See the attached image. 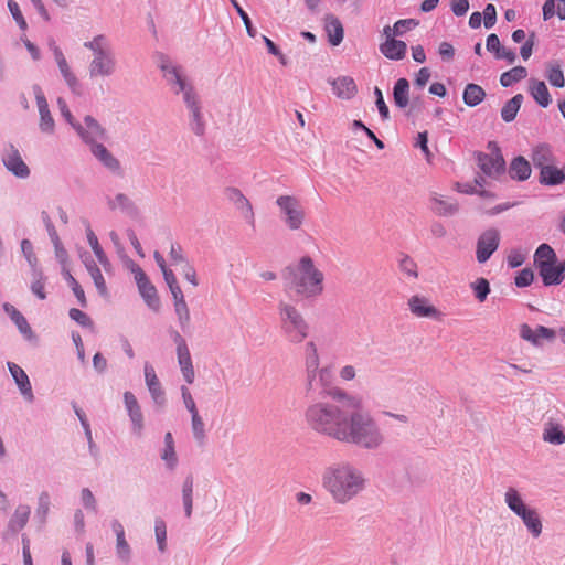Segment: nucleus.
<instances>
[{
  "mask_svg": "<svg viewBox=\"0 0 565 565\" xmlns=\"http://www.w3.org/2000/svg\"><path fill=\"white\" fill-rule=\"evenodd\" d=\"M328 394L333 401H343L349 411L339 441L351 443L369 450L376 449L383 444L384 437L370 413L362 409L360 397L348 394L342 388H332Z\"/></svg>",
  "mask_w": 565,
  "mask_h": 565,
  "instance_id": "nucleus-1",
  "label": "nucleus"
},
{
  "mask_svg": "<svg viewBox=\"0 0 565 565\" xmlns=\"http://www.w3.org/2000/svg\"><path fill=\"white\" fill-rule=\"evenodd\" d=\"M322 484L334 502L345 504L366 487L363 471L350 461H339L324 469Z\"/></svg>",
  "mask_w": 565,
  "mask_h": 565,
  "instance_id": "nucleus-2",
  "label": "nucleus"
},
{
  "mask_svg": "<svg viewBox=\"0 0 565 565\" xmlns=\"http://www.w3.org/2000/svg\"><path fill=\"white\" fill-rule=\"evenodd\" d=\"M286 287L294 290L300 299H312L323 291V273L309 256H303L297 264L288 265L282 271Z\"/></svg>",
  "mask_w": 565,
  "mask_h": 565,
  "instance_id": "nucleus-3",
  "label": "nucleus"
},
{
  "mask_svg": "<svg viewBox=\"0 0 565 565\" xmlns=\"http://www.w3.org/2000/svg\"><path fill=\"white\" fill-rule=\"evenodd\" d=\"M335 402L338 404L319 402L310 405L306 411V420L317 433L338 440L349 411L343 401Z\"/></svg>",
  "mask_w": 565,
  "mask_h": 565,
  "instance_id": "nucleus-4",
  "label": "nucleus"
},
{
  "mask_svg": "<svg viewBox=\"0 0 565 565\" xmlns=\"http://www.w3.org/2000/svg\"><path fill=\"white\" fill-rule=\"evenodd\" d=\"M84 47L92 52V58L87 65L89 79L108 78L118 70V60L109 38L97 34L92 40L84 42Z\"/></svg>",
  "mask_w": 565,
  "mask_h": 565,
  "instance_id": "nucleus-5",
  "label": "nucleus"
},
{
  "mask_svg": "<svg viewBox=\"0 0 565 565\" xmlns=\"http://www.w3.org/2000/svg\"><path fill=\"white\" fill-rule=\"evenodd\" d=\"M159 67L163 78L174 95H181L186 110L202 106V99L194 84L183 73L181 66L175 65L169 57H160Z\"/></svg>",
  "mask_w": 565,
  "mask_h": 565,
  "instance_id": "nucleus-6",
  "label": "nucleus"
},
{
  "mask_svg": "<svg viewBox=\"0 0 565 565\" xmlns=\"http://www.w3.org/2000/svg\"><path fill=\"white\" fill-rule=\"evenodd\" d=\"M278 313L281 333L288 342L298 344L309 335L310 326L294 305L280 301Z\"/></svg>",
  "mask_w": 565,
  "mask_h": 565,
  "instance_id": "nucleus-7",
  "label": "nucleus"
},
{
  "mask_svg": "<svg viewBox=\"0 0 565 565\" xmlns=\"http://www.w3.org/2000/svg\"><path fill=\"white\" fill-rule=\"evenodd\" d=\"M533 263L545 287L558 286L565 279V260H558L555 249H535Z\"/></svg>",
  "mask_w": 565,
  "mask_h": 565,
  "instance_id": "nucleus-8",
  "label": "nucleus"
},
{
  "mask_svg": "<svg viewBox=\"0 0 565 565\" xmlns=\"http://www.w3.org/2000/svg\"><path fill=\"white\" fill-rule=\"evenodd\" d=\"M504 502L508 508L518 515L527 531L533 537H539L542 533V521L535 509H532L525 504L520 492L510 487L504 493Z\"/></svg>",
  "mask_w": 565,
  "mask_h": 565,
  "instance_id": "nucleus-9",
  "label": "nucleus"
},
{
  "mask_svg": "<svg viewBox=\"0 0 565 565\" xmlns=\"http://www.w3.org/2000/svg\"><path fill=\"white\" fill-rule=\"evenodd\" d=\"M285 224L290 230H298L305 218V211L299 200L292 195H280L276 200Z\"/></svg>",
  "mask_w": 565,
  "mask_h": 565,
  "instance_id": "nucleus-10",
  "label": "nucleus"
},
{
  "mask_svg": "<svg viewBox=\"0 0 565 565\" xmlns=\"http://www.w3.org/2000/svg\"><path fill=\"white\" fill-rule=\"evenodd\" d=\"M73 129L88 148L108 138L107 130L90 115L84 116L83 121H78Z\"/></svg>",
  "mask_w": 565,
  "mask_h": 565,
  "instance_id": "nucleus-11",
  "label": "nucleus"
},
{
  "mask_svg": "<svg viewBox=\"0 0 565 565\" xmlns=\"http://www.w3.org/2000/svg\"><path fill=\"white\" fill-rule=\"evenodd\" d=\"M49 46L53 53L55 63L58 67V71H60L64 82L66 83L67 87L71 89L72 93H74L76 95H81L82 94V85H81L78 78L76 77V75L74 74V72L72 71L64 53L62 52L60 46L56 45L54 40H52L50 42Z\"/></svg>",
  "mask_w": 565,
  "mask_h": 565,
  "instance_id": "nucleus-12",
  "label": "nucleus"
},
{
  "mask_svg": "<svg viewBox=\"0 0 565 565\" xmlns=\"http://www.w3.org/2000/svg\"><path fill=\"white\" fill-rule=\"evenodd\" d=\"M122 398L127 415L131 423V434L137 438H141L145 431V417L141 407L135 394L130 391H126Z\"/></svg>",
  "mask_w": 565,
  "mask_h": 565,
  "instance_id": "nucleus-13",
  "label": "nucleus"
},
{
  "mask_svg": "<svg viewBox=\"0 0 565 565\" xmlns=\"http://www.w3.org/2000/svg\"><path fill=\"white\" fill-rule=\"evenodd\" d=\"M131 271L135 275V280L142 299L150 309L157 311L160 301L156 287L150 282L145 271L138 265L132 264Z\"/></svg>",
  "mask_w": 565,
  "mask_h": 565,
  "instance_id": "nucleus-14",
  "label": "nucleus"
},
{
  "mask_svg": "<svg viewBox=\"0 0 565 565\" xmlns=\"http://www.w3.org/2000/svg\"><path fill=\"white\" fill-rule=\"evenodd\" d=\"M1 160L6 169L19 179L30 177V169L23 161L20 151L13 145H9L3 149Z\"/></svg>",
  "mask_w": 565,
  "mask_h": 565,
  "instance_id": "nucleus-15",
  "label": "nucleus"
},
{
  "mask_svg": "<svg viewBox=\"0 0 565 565\" xmlns=\"http://www.w3.org/2000/svg\"><path fill=\"white\" fill-rule=\"evenodd\" d=\"M494 149L491 153L480 152L477 156L478 167L481 171L491 178L499 177L505 170V161L499 150V148L494 145Z\"/></svg>",
  "mask_w": 565,
  "mask_h": 565,
  "instance_id": "nucleus-16",
  "label": "nucleus"
},
{
  "mask_svg": "<svg viewBox=\"0 0 565 565\" xmlns=\"http://www.w3.org/2000/svg\"><path fill=\"white\" fill-rule=\"evenodd\" d=\"M32 90L35 96L36 106H38L39 115H40V122H39L40 131L45 135H53L55 131V121L50 111L45 95H44L42 88L38 84H34L32 86Z\"/></svg>",
  "mask_w": 565,
  "mask_h": 565,
  "instance_id": "nucleus-17",
  "label": "nucleus"
},
{
  "mask_svg": "<svg viewBox=\"0 0 565 565\" xmlns=\"http://www.w3.org/2000/svg\"><path fill=\"white\" fill-rule=\"evenodd\" d=\"M227 200L235 206L239 212L242 218L252 227H255V213L253 205L249 200L243 194V192L234 186H230L225 190Z\"/></svg>",
  "mask_w": 565,
  "mask_h": 565,
  "instance_id": "nucleus-18",
  "label": "nucleus"
},
{
  "mask_svg": "<svg viewBox=\"0 0 565 565\" xmlns=\"http://www.w3.org/2000/svg\"><path fill=\"white\" fill-rule=\"evenodd\" d=\"M104 141L89 147L92 156L111 174L122 177L124 170L120 161L104 146Z\"/></svg>",
  "mask_w": 565,
  "mask_h": 565,
  "instance_id": "nucleus-19",
  "label": "nucleus"
},
{
  "mask_svg": "<svg viewBox=\"0 0 565 565\" xmlns=\"http://www.w3.org/2000/svg\"><path fill=\"white\" fill-rule=\"evenodd\" d=\"M3 311L9 316L11 321L15 324L23 339L30 343H38V335L32 330L26 318L11 303L4 302Z\"/></svg>",
  "mask_w": 565,
  "mask_h": 565,
  "instance_id": "nucleus-20",
  "label": "nucleus"
},
{
  "mask_svg": "<svg viewBox=\"0 0 565 565\" xmlns=\"http://www.w3.org/2000/svg\"><path fill=\"white\" fill-rule=\"evenodd\" d=\"M7 367L20 394L26 402L32 403L34 401V394L30 379L25 371L14 362H7Z\"/></svg>",
  "mask_w": 565,
  "mask_h": 565,
  "instance_id": "nucleus-21",
  "label": "nucleus"
},
{
  "mask_svg": "<svg viewBox=\"0 0 565 565\" xmlns=\"http://www.w3.org/2000/svg\"><path fill=\"white\" fill-rule=\"evenodd\" d=\"M145 382L150 393L153 403L161 407L166 404V393L162 388L161 382L159 381L154 367L146 362L143 366Z\"/></svg>",
  "mask_w": 565,
  "mask_h": 565,
  "instance_id": "nucleus-22",
  "label": "nucleus"
},
{
  "mask_svg": "<svg viewBox=\"0 0 565 565\" xmlns=\"http://www.w3.org/2000/svg\"><path fill=\"white\" fill-rule=\"evenodd\" d=\"M406 51V43L393 38H386L385 42L380 44V52L388 60L399 61L405 57Z\"/></svg>",
  "mask_w": 565,
  "mask_h": 565,
  "instance_id": "nucleus-23",
  "label": "nucleus"
},
{
  "mask_svg": "<svg viewBox=\"0 0 565 565\" xmlns=\"http://www.w3.org/2000/svg\"><path fill=\"white\" fill-rule=\"evenodd\" d=\"M408 307L411 312L419 318H436L439 315L438 310L424 297L412 296L408 299Z\"/></svg>",
  "mask_w": 565,
  "mask_h": 565,
  "instance_id": "nucleus-24",
  "label": "nucleus"
},
{
  "mask_svg": "<svg viewBox=\"0 0 565 565\" xmlns=\"http://www.w3.org/2000/svg\"><path fill=\"white\" fill-rule=\"evenodd\" d=\"M163 443L164 446L160 452V458L164 462L166 468L173 471L179 463V459L175 452L174 439L170 431L164 434Z\"/></svg>",
  "mask_w": 565,
  "mask_h": 565,
  "instance_id": "nucleus-25",
  "label": "nucleus"
},
{
  "mask_svg": "<svg viewBox=\"0 0 565 565\" xmlns=\"http://www.w3.org/2000/svg\"><path fill=\"white\" fill-rule=\"evenodd\" d=\"M30 514L31 508L28 504L18 505L8 522V530L11 533L17 534L26 525Z\"/></svg>",
  "mask_w": 565,
  "mask_h": 565,
  "instance_id": "nucleus-26",
  "label": "nucleus"
},
{
  "mask_svg": "<svg viewBox=\"0 0 565 565\" xmlns=\"http://www.w3.org/2000/svg\"><path fill=\"white\" fill-rule=\"evenodd\" d=\"M326 32L330 44L337 46L343 41L344 30L341 21L333 14L326 17Z\"/></svg>",
  "mask_w": 565,
  "mask_h": 565,
  "instance_id": "nucleus-27",
  "label": "nucleus"
},
{
  "mask_svg": "<svg viewBox=\"0 0 565 565\" xmlns=\"http://www.w3.org/2000/svg\"><path fill=\"white\" fill-rule=\"evenodd\" d=\"M529 90L531 96L541 107L546 108L551 104V95L543 81L531 78L529 81Z\"/></svg>",
  "mask_w": 565,
  "mask_h": 565,
  "instance_id": "nucleus-28",
  "label": "nucleus"
},
{
  "mask_svg": "<svg viewBox=\"0 0 565 565\" xmlns=\"http://www.w3.org/2000/svg\"><path fill=\"white\" fill-rule=\"evenodd\" d=\"M107 205L111 211H121L128 215L137 213V207L134 201L125 193H117L114 198H107Z\"/></svg>",
  "mask_w": 565,
  "mask_h": 565,
  "instance_id": "nucleus-29",
  "label": "nucleus"
},
{
  "mask_svg": "<svg viewBox=\"0 0 565 565\" xmlns=\"http://www.w3.org/2000/svg\"><path fill=\"white\" fill-rule=\"evenodd\" d=\"M334 94L343 99L352 98L356 93L354 79L349 76H342L332 82Z\"/></svg>",
  "mask_w": 565,
  "mask_h": 565,
  "instance_id": "nucleus-30",
  "label": "nucleus"
},
{
  "mask_svg": "<svg viewBox=\"0 0 565 565\" xmlns=\"http://www.w3.org/2000/svg\"><path fill=\"white\" fill-rule=\"evenodd\" d=\"M509 173L514 180L525 181L531 175V166L525 158L516 157L510 164Z\"/></svg>",
  "mask_w": 565,
  "mask_h": 565,
  "instance_id": "nucleus-31",
  "label": "nucleus"
},
{
  "mask_svg": "<svg viewBox=\"0 0 565 565\" xmlns=\"http://www.w3.org/2000/svg\"><path fill=\"white\" fill-rule=\"evenodd\" d=\"M189 127L195 136H203L206 128V122L203 114V105L188 110Z\"/></svg>",
  "mask_w": 565,
  "mask_h": 565,
  "instance_id": "nucleus-32",
  "label": "nucleus"
},
{
  "mask_svg": "<svg viewBox=\"0 0 565 565\" xmlns=\"http://www.w3.org/2000/svg\"><path fill=\"white\" fill-rule=\"evenodd\" d=\"M394 103L398 108H405L409 103V83L406 78L396 81L393 88Z\"/></svg>",
  "mask_w": 565,
  "mask_h": 565,
  "instance_id": "nucleus-33",
  "label": "nucleus"
},
{
  "mask_svg": "<svg viewBox=\"0 0 565 565\" xmlns=\"http://www.w3.org/2000/svg\"><path fill=\"white\" fill-rule=\"evenodd\" d=\"M178 363L182 375L188 384H192L194 382L195 373L192 364V359L190 354V350H182L177 352Z\"/></svg>",
  "mask_w": 565,
  "mask_h": 565,
  "instance_id": "nucleus-34",
  "label": "nucleus"
},
{
  "mask_svg": "<svg viewBox=\"0 0 565 565\" xmlns=\"http://www.w3.org/2000/svg\"><path fill=\"white\" fill-rule=\"evenodd\" d=\"M484 97L486 92L480 85L470 83L463 89V103L469 107H476L484 99Z\"/></svg>",
  "mask_w": 565,
  "mask_h": 565,
  "instance_id": "nucleus-35",
  "label": "nucleus"
},
{
  "mask_svg": "<svg viewBox=\"0 0 565 565\" xmlns=\"http://www.w3.org/2000/svg\"><path fill=\"white\" fill-rule=\"evenodd\" d=\"M532 161L540 171H542L544 167L551 166L554 161L551 148L545 145L536 147L532 153Z\"/></svg>",
  "mask_w": 565,
  "mask_h": 565,
  "instance_id": "nucleus-36",
  "label": "nucleus"
},
{
  "mask_svg": "<svg viewBox=\"0 0 565 565\" xmlns=\"http://www.w3.org/2000/svg\"><path fill=\"white\" fill-rule=\"evenodd\" d=\"M564 180V172L553 164L544 167L540 172V182L545 185H558L563 183Z\"/></svg>",
  "mask_w": 565,
  "mask_h": 565,
  "instance_id": "nucleus-37",
  "label": "nucleus"
},
{
  "mask_svg": "<svg viewBox=\"0 0 565 565\" xmlns=\"http://www.w3.org/2000/svg\"><path fill=\"white\" fill-rule=\"evenodd\" d=\"M418 25V21L415 19H403L395 22L393 26L386 25L383 29L385 38H393L403 35L406 30H411Z\"/></svg>",
  "mask_w": 565,
  "mask_h": 565,
  "instance_id": "nucleus-38",
  "label": "nucleus"
},
{
  "mask_svg": "<svg viewBox=\"0 0 565 565\" xmlns=\"http://www.w3.org/2000/svg\"><path fill=\"white\" fill-rule=\"evenodd\" d=\"M523 102V95L516 94L509 99L501 109V118L505 122H511L515 119L518 111Z\"/></svg>",
  "mask_w": 565,
  "mask_h": 565,
  "instance_id": "nucleus-39",
  "label": "nucleus"
},
{
  "mask_svg": "<svg viewBox=\"0 0 565 565\" xmlns=\"http://www.w3.org/2000/svg\"><path fill=\"white\" fill-rule=\"evenodd\" d=\"M431 210L439 216H450L457 213L458 204L454 201L443 200L441 198L434 196Z\"/></svg>",
  "mask_w": 565,
  "mask_h": 565,
  "instance_id": "nucleus-40",
  "label": "nucleus"
},
{
  "mask_svg": "<svg viewBox=\"0 0 565 565\" xmlns=\"http://www.w3.org/2000/svg\"><path fill=\"white\" fill-rule=\"evenodd\" d=\"M527 76V71L524 66H515L504 73L500 76V84L503 87H510L514 83H518L522 79H524Z\"/></svg>",
  "mask_w": 565,
  "mask_h": 565,
  "instance_id": "nucleus-41",
  "label": "nucleus"
},
{
  "mask_svg": "<svg viewBox=\"0 0 565 565\" xmlns=\"http://www.w3.org/2000/svg\"><path fill=\"white\" fill-rule=\"evenodd\" d=\"M62 275L64 279L66 280L70 288L73 290L74 296L76 297L78 303L81 307H86L87 301L85 297L84 289L78 284V281L73 277V275L70 273V270L66 268V266L62 267Z\"/></svg>",
  "mask_w": 565,
  "mask_h": 565,
  "instance_id": "nucleus-42",
  "label": "nucleus"
},
{
  "mask_svg": "<svg viewBox=\"0 0 565 565\" xmlns=\"http://www.w3.org/2000/svg\"><path fill=\"white\" fill-rule=\"evenodd\" d=\"M182 502L186 518H191L193 509V478L188 476L182 484Z\"/></svg>",
  "mask_w": 565,
  "mask_h": 565,
  "instance_id": "nucleus-43",
  "label": "nucleus"
},
{
  "mask_svg": "<svg viewBox=\"0 0 565 565\" xmlns=\"http://www.w3.org/2000/svg\"><path fill=\"white\" fill-rule=\"evenodd\" d=\"M51 505V495L47 491H42L38 497V507L35 510V519L40 524L44 525L47 520Z\"/></svg>",
  "mask_w": 565,
  "mask_h": 565,
  "instance_id": "nucleus-44",
  "label": "nucleus"
},
{
  "mask_svg": "<svg viewBox=\"0 0 565 565\" xmlns=\"http://www.w3.org/2000/svg\"><path fill=\"white\" fill-rule=\"evenodd\" d=\"M319 355L306 356L307 390L316 388L317 372L319 371Z\"/></svg>",
  "mask_w": 565,
  "mask_h": 565,
  "instance_id": "nucleus-45",
  "label": "nucleus"
},
{
  "mask_svg": "<svg viewBox=\"0 0 565 565\" xmlns=\"http://www.w3.org/2000/svg\"><path fill=\"white\" fill-rule=\"evenodd\" d=\"M543 439L552 445L565 443V431L559 425L550 424L543 433Z\"/></svg>",
  "mask_w": 565,
  "mask_h": 565,
  "instance_id": "nucleus-46",
  "label": "nucleus"
},
{
  "mask_svg": "<svg viewBox=\"0 0 565 565\" xmlns=\"http://www.w3.org/2000/svg\"><path fill=\"white\" fill-rule=\"evenodd\" d=\"M499 244L500 232L495 228H488L480 235L477 247H499Z\"/></svg>",
  "mask_w": 565,
  "mask_h": 565,
  "instance_id": "nucleus-47",
  "label": "nucleus"
},
{
  "mask_svg": "<svg viewBox=\"0 0 565 565\" xmlns=\"http://www.w3.org/2000/svg\"><path fill=\"white\" fill-rule=\"evenodd\" d=\"M174 311L178 317L179 324L183 332H186L190 328V311L188 305L184 301L174 302Z\"/></svg>",
  "mask_w": 565,
  "mask_h": 565,
  "instance_id": "nucleus-48",
  "label": "nucleus"
},
{
  "mask_svg": "<svg viewBox=\"0 0 565 565\" xmlns=\"http://www.w3.org/2000/svg\"><path fill=\"white\" fill-rule=\"evenodd\" d=\"M398 268L404 275H406L409 278L418 277L416 263L409 256L402 253L399 254L398 257Z\"/></svg>",
  "mask_w": 565,
  "mask_h": 565,
  "instance_id": "nucleus-49",
  "label": "nucleus"
},
{
  "mask_svg": "<svg viewBox=\"0 0 565 565\" xmlns=\"http://www.w3.org/2000/svg\"><path fill=\"white\" fill-rule=\"evenodd\" d=\"M470 287L473 290L475 297L480 302H483L490 294V284L486 278H478L471 282Z\"/></svg>",
  "mask_w": 565,
  "mask_h": 565,
  "instance_id": "nucleus-50",
  "label": "nucleus"
},
{
  "mask_svg": "<svg viewBox=\"0 0 565 565\" xmlns=\"http://www.w3.org/2000/svg\"><path fill=\"white\" fill-rule=\"evenodd\" d=\"M191 426L194 439L199 444H204L206 434L203 419L199 414H193V416H191Z\"/></svg>",
  "mask_w": 565,
  "mask_h": 565,
  "instance_id": "nucleus-51",
  "label": "nucleus"
},
{
  "mask_svg": "<svg viewBox=\"0 0 565 565\" xmlns=\"http://www.w3.org/2000/svg\"><path fill=\"white\" fill-rule=\"evenodd\" d=\"M156 541L158 550L163 553L167 548V526L163 520L157 519L154 523Z\"/></svg>",
  "mask_w": 565,
  "mask_h": 565,
  "instance_id": "nucleus-52",
  "label": "nucleus"
},
{
  "mask_svg": "<svg viewBox=\"0 0 565 565\" xmlns=\"http://www.w3.org/2000/svg\"><path fill=\"white\" fill-rule=\"evenodd\" d=\"M534 281V271L530 267H525L519 270L514 277V285L518 288H525L532 285Z\"/></svg>",
  "mask_w": 565,
  "mask_h": 565,
  "instance_id": "nucleus-53",
  "label": "nucleus"
},
{
  "mask_svg": "<svg viewBox=\"0 0 565 565\" xmlns=\"http://www.w3.org/2000/svg\"><path fill=\"white\" fill-rule=\"evenodd\" d=\"M547 79L553 86L557 88L564 87L565 78L559 64L548 66Z\"/></svg>",
  "mask_w": 565,
  "mask_h": 565,
  "instance_id": "nucleus-54",
  "label": "nucleus"
},
{
  "mask_svg": "<svg viewBox=\"0 0 565 565\" xmlns=\"http://www.w3.org/2000/svg\"><path fill=\"white\" fill-rule=\"evenodd\" d=\"M41 218H42V222L44 223V226L46 228V232L50 236V239H51V243L53 244V246L61 247V241H60L57 231H56L55 226L53 225V222H52L49 213L45 211H42Z\"/></svg>",
  "mask_w": 565,
  "mask_h": 565,
  "instance_id": "nucleus-55",
  "label": "nucleus"
},
{
  "mask_svg": "<svg viewBox=\"0 0 565 565\" xmlns=\"http://www.w3.org/2000/svg\"><path fill=\"white\" fill-rule=\"evenodd\" d=\"M230 2L234 7V9L238 13V15L241 17V19L246 28L247 34L252 38H255L257 31H256V29L253 28V24H252V21H250L248 14L243 10V8L239 6V3L236 0H230Z\"/></svg>",
  "mask_w": 565,
  "mask_h": 565,
  "instance_id": "nucleus-56",
  "label": "nucleus"
},
{
  "mask_svg": "<svg viewBox=\"0 0 565 565\" xmlns=\"http://www.w3.org/2000/svg\"><path fill=\"white\" fill-rule=\"evenodd\" d=\"M34 280L31 284V291L41 300L46 298V294L44 291V281L43 276L35 268L33 269Z\"/></svg>",
  "mask_w": 565,
  "mask_h": 565,
  "instance_id": "nucleus-57",
  "label": "nucleus"
},
{
  "mask_svg": "<svg viewBox=\"0 0 565 565\" xmlns=\"http://www.w3.org/2000/svg\"><path fill=\"white\" fill-rule=\"evenodd\" d=\"M317 377L318 380H316V383L319 382L323 387V392L330 397L328 391L338 388L337 386H330L332 380V371L328 367H322L317 372Z\"/></svg>",
  "mask_w": 565,
  "mask_h": 565,
  "instance_id": "nucleus-58",
  "label": "nucleus"
},
{
  "mask_svg": "<svg viewBox=\"0 0 565 565\" xmlns=\"http://www.w3.org/2000/svg\"><path fill=\"white\" fill-rule=\"evenodd\" d=\"M116 554L119 559L129 563L131 558V548L126 537L116 540Z\"/></svg>",
  "mask_w": 565,
  "mask_h": 565,
  "instance_id": "nucleus-59",
  "label": "nucleus"
},
{
  "mask_svg": "<svg viewBox=\"0 0 565 565\" xmlns=\"http://www.w3.org/2000/svg\"><path fill=\"white\" fill-rule=\"evenodd\" d=\"M81 501L85 509L90 510L93 512L97 511V501L88 488H83L81 490Z\"/></svg>",
  "mask_w": 565,
  "mask_h": 565,
  "instance_id": "nucleus-60",
  "label": "nucleus"
},
{
  "mask_svg": "<svg viewBox=\"0 0 565 565\" xmlns=\"http://www.w3.org/2000/svg\"><path fill=\"white\" fill-rule=\"evenodd\" d=\"M90 277L94 281V285H95L98 294L102 297H105V298L108 297V289H107L106 281L103 277L100 269H94V273H93V275H90Z\"/></svg>",
  "mask_w": 565,
  "mask_h": 565,
  "instance_id": "nucleus-61",
  "label": "nucleus"
},
{
  "mask_svg": "<svg viewBox=\"0 0 565 565\" xmlns=\"http://www.w3.org/2000/svg\"><path fill=\"white\" fill-rule=\"evenodd\" d=\"M70 318L78 323L81 327H90L93 324L92 319L84 311L72 308L68 312Z\"/></svg>",
  "mask_w": 565,
  "mask_h": 565,
  "instance_id": "nucleus-62",
  "label": "nucleus"
},
{
  "mask_svg": "<svg viewBox=\"0 0 565 565\" xmlns=\"http://www.w3.org/2000/svg\"><path fill=\"white\" fill-rule=\"evenodd\" d=\"M8 7H9V10H10L11 14H12V18L14 19V21L17 22L19 28L21 30H25L28 28V24H26V21H25V19L23 18V15L21 13L19 4L17 2H14V1H10V2H8Z\"/></svg>",
  "mask_w": 565,
  "mask_h": 565,
  "instance_id": "nucleus-63",
  "label": "nucleus"
},
{
  "mask_svg": "<svg viewBox=\"0 0 565 565\" xmlns=\"http://www.w3.org/2000/svg\"><path fill=\"white\" fill-rule=\"evenodd\" d=\"M57 106L61 111L62 117L66 120V122L74 128V126L78 122L74 116L72 115L66 102L64 98L58 97L57 98Z\"/></svg>",
  "mask_w": 565,
  "mask_h": 565,
  "instance_id": "nucleus-64",
  "label": "nucleus"
}]
</instances>
